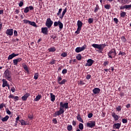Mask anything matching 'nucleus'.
<instances>
[{
    "label": "nucleus",
    "mask_w": 131,
    "mask_h": 131,
    "mask_svg": "<svg viewBox=\"0 0 131 131\" xmlns=\"http://www.w3.org/2000/svg\"><path fill=\"white\" fill-rule=\"evenodd\" d=\"M69 103H64L63 102H60V108L59 110L55 112L54 114V117H57L58 116L61 115V114H63L64 113V109H68L69 108Z\"/></svg>",
    "instance_id": "nucleus-1"
},
{
    "label": "nucleus",
    "mask_w": 131,
    "mask_h": 131,
    "mask_svg": "<svg viewBox=\"0 0 131 131\" xmlns=\"http://www.w3.org/2000/svg\"><path fill=\"white\" fill-rule=\"evenodd\" d=\"M108 45L104 43V44H93L92 45V46L95 48V49H97L99 50H103L105 47L107 46Z\"/></svg>",
    "instance_id": "nucleus-2"
},
{
    "label": "nucleus",
    "mask_w": 131,
    "mask_h": 131,
    "mask_svg": "<svg viewBox=\"0 0 131 131\" xmlns=\"http://www.w3.org/2000/svg\"><path fill=\"white\" fill-rule=\"evenodd\" d=\"M4 78H5L7 80L9 81H11L12 80L11 75V73L9 70H6L4 72Z\"/></svg>",
    "instance_id": "nucleus-3"
},
{
    "label": "nucleus",
    "mask_w": 131,
    "mask_h": 131,
    "mask_svg": "<svg viewBox=\"0 0 131 131\" xmlns=\"http://www.w3.org/2000/svg\"><path fill=\"white\" fill-rule=\"evenodd\" d=\"M107 55L108 58H115L117 56V53L115 49H112V50L110 51L109 52L107 53Z\"/></svg>",
    "instance_id": "nucleus-4"
},
{
    "label": "nucleus",
    "mask_w": 131,
    "mask_h": 131,
    "mask_svg": "<svg viewBox=\"0 0 131 131\" xmlns=\"http://www.w3.org/2000/svg\"><path fill=\"white\" fill-rule=\"evenodd\" d=\"M96 121H90L86 123V126L87 127H90V128H93V127H95V126H96Z\"/></svg>",
    "instance_id": "nucleus-5"
},
{
    "label": "nucleus",
    "mask_w": 131,
    "mask_h": 131,
    "mask_svg": "<svg viewBox=\"0 0 131 131\" xmlns=\"http://www.w3.org/2000/svg\"><path fill=\"white\" fill-rule=\"evenodd\" d=\"M53 24V21L51 20V18H48L47 19L46 22V26L48 28H50Z\"/></svg>",
    "instance_id": "nucleus-6"
},
{
    "label": "nucleus",
    "mask_w": 131,
    "mask_h": 131,
    "mask_svg": "<svg viewBox=\"0 0 131 131\" xmlns=\"http://www.w3.org/2000/svg\"><path fill=\"white\" fill-rule=\"evenodd\" d=\"M58 26H59V28L60 30L62 29L63 28V24L60 21H55L54 23V27H56Z\"/></svg>",
    "instance_id": "nucleus-7"
},
{
    "label": "nucleus",
    "mask_w": 131,
    "mask_h": 131,
    "mask_svg": "<svg viewBox=\"0 0 131 131\" xmlns=\"http://www.w3.org/2000/svg\"><path fill=\"white\" fill-rule=\"evenodd\" d=\"M87 48V46L84 45L82 47H77L75 49V52L76 53H80L81 51H83L84 50H85Z\"/></svg>",
    "instance_id": "nucleus-8"
},
{
    "label": "nucleus",
    "mask_w": 131,
    "mask_h": 131,
    "mask_svg": "<svg viewBox=\"0 0 131 131\" xmlns=\"http://www.w3.org/2000/svg\"><path fill=\"white\" fill-rule=\"evenodd\" d=\"M94 61H95L92 60V59H89L87 60V63H85V67H87V66L91 67L93 64Z\"/></svg>",
    "instance_id": "nucleus-9"
},
{
    "label": "nucleus",
    "mask_w": 131,
    "mask_h": 131,
    "mask_svg": "<svg viewBox=\"0 0 131 131\" xmlns=\"http://www.w3.org/2000/svg\"><path fill=\"white\" fill-rule=\"evenodd\" d=\"M14 30L13 29H9L6 31V34L7 35L12 36L13 35Z\"/></svg>",
    "instance_id": "nucleus-10"
},
{
    "label": "nucleus",
    "mask_w": 131,
    "mask_h": 131,
    "mask_svg": "<svg viewBox=\"0 0 131 131\" xmlns=\"http://www.w3.org/2000/svg\"><path fill=\"white\" fill-rule=\"evenodd\" d=\"M112 116L114 118L115 121H118L119 119V116L117 115L115 113H112Z\"/></svg>",
    "instance_id": "nucleus-11"
},
{
    "label": "nucleus",
    "mask_w": 131,
    "mask_h": 131,
    "mask_svg": "<svg viewBox=\"0 0 131 131\" xmlns=\"http://www.w3.org/2000/svg\"><path fill=\"white\" fill-rule=\"evenodd\" d=\"M41 33H43L45 35H48V29L47 27L45 28H41Z\"/></svg>",
    "instance_id": "nucleus-12"
},
{
    "label": "nucleus",
    "mask_w": 131,
    "mask_h": 131,
    "mask_svg": "<svg viewBox=\"0 0 131 131\" xmlns=\"http://www.w3.org/2000/svg\"><path fill=\"white\" fill-rule=\"evenodd\" d=\"M120 126H121V123H115L113 125V128L115 129H119V128H120Z\"/></svg>",
    "instance_id": "nucleus-13"
},
{
    "label": "nucleus",
    "mask_w": 131,
    "mask_h": 131,
    "mask_svg": "<svg viewBox=\"0 0 131 131\" xmlns=\"http://www.w3.org/2000/svg\"><path fill=\"white\" fill-rule=\"evenodd\" d=\"M101 92V89L98 88H96L93 90L94 94H98Z\"/></svg>",
    "instance_id": "nucleus-14"
},
{
    "label": "nucleus",
    "mask_w": 131,
    "mask_h": 131,
    "mask_svg": "<svg viewBox=\"0 0 131 131\" xmlns=\"http://www.w3.org/2000/svg\"><path fill=\"white\" fill-rule=\"evenodd\" d=\"M30 96V93H26L25 95L21 97V99L23 101H26L27 100L28 98Z\"/></svg>",
    "instance_id": "nucleus-15"
},
{
    "label": "nucleus",
    "mask_w": 131,
    "mask_h": 131,
    "mask_svg": "<svg viewBox=\"0 0 131 131\" xmlns=\"http://www.w3.org/2000/svg\"><path fill=\"white\" fill-rule=\"evenodd\" d=\"M77 28H78V29H82V27L83 26V23L82 21H81L80 20H78L77 21Z\"/></svg>",
    "instance_id": "nucleus-16"
},
{
    "label": "nucleus",
    "mask_w": 131,
    "mask_h": 131,
    "mask_svg": "<svg viewBox=\"0 0 131 131\" xmlns=\"http://www.w3.org/2000/svg\"><path fill=\"white\" fill-rule=\"evenodd\" d=\"M67 8H66L64 9V10L62 11L61 16H59V18H60L61 19H62L64 17V16L65 15L66 13H67Z\"/></svg>",
    "instance_id": "nucleus-17"
},
{
    "label": "nucleus",
    "mask_w": 131,
    "mask_h": 131,
    "mask_svg": "<svg viewBox=\"0 0 131 131\" xmlns=\"http://www.w3.org/2000/svg\"><path fill=\"white\" fill-rule=\"evenodd\" d=\"M2 82H3V84H2L3 88H5L6 86H8V81L6 79H3L2 80Z\"/></svg>",
    "instance_id": "nucleus-18"
},
{
    "label": "nucleus",
    "mask_w": 131,
    "mask_h": 131,
    "mask_svg": "<svg viewBox=\"0 0 131 131\" xmlns=\"http://www.w3.org/2000/svg\"><path fill=\"white\" fill-rule=\"evenodd\" d=\"M77 119L79 122H82V123H84V121L81 117V115L80 114H78L77 116Z\"/></svg>",
    "instance_id": "nucleus-19"
},
{
    "label": "nucleus",
    "mask_w": 131,
    "mask_h": 131,
    "mask_svg": "<svg viewBox=\"0 0 131 131\" xmlns=\"http://www.w3.org/2000/svg\"><path fill=\"white\" fill-rule=\"evenodd\" d=\"M50 97H51V101L52 102H54L55 100V95H53V93H50Z\"/></svg>",
    "instance_id": "nucleus-20"
},
{
    "label": "nucleus",
    "mask_w": 131,
    "mask_h": 131,
    "mask_svg": "<svg viewBox=\"0 0 131 131\" xmlns=\"http://www.w3.org/2000/svg\"><path fill=\"white\" fill-rule=\"evenodd\" d=\"M23 67L24 69L27 72V73L29 74L30 73V71L28 69V67L27 65L24 64L23 66Z\"/></svg>",
    "instance_id": "nucleus-21"
},
{
    "label": "nucleus",
    "mask_w": 131,
    "mask_h": 131,
    "mask_svg": "<svg viewBox=\"0 0 131 131\" xmlns=\"http://www.w3.org/2000/svg\"><path fill=\"white\" fill-rule=\"evenodd\" d=\"M9 116H8V115H6L5 117H3L2 118V121H3V122H5L6 121H8V120L9 119Z\"/></svg>",
    "instance_id": "nucleus-22"
},
{
    "label": "nucleus",
    "mask_w": 131,
    "mask_h": 131,
    "mask_svg": "<svg viewBox=\"0 0 131 131\" xmlns=\"http://www.w3.org/2000/svg\"><path fill=\"white\" fill-rule=\"evenodd\" d=\"M78 127H79V128L80 130H83V129H84L83 124H82L81 123H79V125H78Z\"/></svg>",
    "instance_id": "nucleus-23"
},
{
    "label": "nucleus",
    "mask_w": 131,
    "mask_h": 131,
    "mask_svg": "<svg viewBox=\"0 0 131 131\" xmlns=\"http://www.w3.org/2000/svg\"><path fill=\"white\" fill-rule=\"evenodd\" d=\"M41 97H42L41 95H38L36 97V98L34 99V101H39V100L41 99Z\"/></svg>",
    "instance_id": "nucleus-24"
},
{
    "label": "nucleus",
    "mask_w": 131,
    "mask_h": 131,
    "mask_svg": "<svg viewBox=\"0 0 131 131\" xmlns=\"http://www.w3.org/2000/svg\"><path fill=\"white\" fill-rule=\"evenodd\" d=\"M126 16V13L125 12H121L120 13V17L122 18H124Z\"/></svg>",
    "instance_id": "nucleus-25"
},
{
    "label": "nucleus",
    "mask_w": 131,
    "mask_h": 131,
    "mask_svg": "<svg viewBox=\"0 0 131 131\" xmlns=\"http://www.w3.org/2000/svg\"><path fill=\"white\" fill-rule=\"evenodd\" d=\"M19 122H20L21 125H27V124L24 120H19Z\"/></svg>",
    "instance_id": "nucleus-26"
},
{
    "label": "nucleus",
    "mask_w": 131,
    "mask_h": 131,
    "mask_svg": "<svg viewBox=\"0 0 131 131\" xmlns=\"http://www.w3.org/2000/svg\"><path fill=\"white\" fill-rule=\"evenodd\" d=\"M48 51L49 52H54L56 51V49L55 48H51L48 49Z\"/></svg>",
    "instance_id": "nucleus-27"
},
{
    "label": "nucleus",
    "mask_w": 131,
    "mask_h": 131,
    "mask_svg": "<svg viewBox=\"0 0 131 131\" xmlns=\"http://www.w3.org/2000/svg\"><path fill=\"white\" fill-rule=\"evenodd\" d=\"M76 59L78 60H81L82 59V55L80 54H79L78 55L76 56Z\"/></svg>",
    "instance_id": "nucleus-28"
},
{
    "label": "nucleus",
    "mask_w": 131,
    "mask_h": 131,
    "mask_svg": "<svg viewBox=\"0 0 131 131\" xmlns=\"http://www.w3.org/2000/svg\"><path fill=\"white\" fill-rule=\"evenodd\" d=\"M14 57V54L13 53H12V54L9 55V56L8 57V60H9L10 59H12Z\"/></svg>",
    "instance_id": "nucleus-29"
},
{
    "label": "nucleus",
    "mask_w": 131,
    "mask_h": 131,
    "mask_svg": "<svg viewBox=\"0 0 131 131\" xmlns=\"http://www.w3.org/2000/svg\"><path fill=\"white\" fill-rule=\"evenodd\" d=\"M99 10H100L99 6H98V5H96V7L95 8V9H94V12L97 13Z\"/></svg>",
    "instance_id": "nucleus-30"
},
{
    "label": "nucleus",
    "mask_w": 131,
    "mask_h": 131,
    "mask_svg": "<svg viewBox=\"0 0 131 131\" xmlns=\"http://www.w3.org/2000/svg\"><path fill=\"white\" fill-rule=\"evenodd\" d=\"M29 25H30L33 27H36V26H37L36 23L34 21H30Z\"/></svg>",
    "instance_id": "nucleus-31"
},
{
    "label": "nucleus",
    "mask_w": 131,
    "mask_h": 131,
    "mask_svg": "<svg viewBox=\"0 0 131 131\" xmlns=\"http://www.w3.org/2000/svg\"><path fill=\"white\" fill-rule=\"evenodd\" d=\"M29 12V8L28 7H27L26 8H25L24 12L25 13H27Z\"/></svg>",
    "instance_id": "nucleus-32"
},
{
    "label": "nucleus",
    "mask_w": 131,
    "mask_h": 131,
    "mask_svg": "<svg viewBox=\"0 0 131 131\" xmlns=\"http://www.w3.org/2000/svg\"><path fill=\"white\" fill-rule=\"evenodd\" d=\"M67 82V80L66 79H63L61 82H59V84H65V83Z\"/></svg>",
    "instance_id": "nucleus-33"
},
{
    "label": "nucleus",
    "mask_w": 131,
    "mask_h": 131,
    "mask_svg": "<svg viewBox=\"0 0 131 131\" xmlns=\"http://www.w3.org/2000/svg\"><path fill=\"white\" fill-rule=\"evenodd\" d=\"M73 128V126H72V125H68V127H67V129H68V130H69V131L72 130Z\"/></svg>",
    "instance_id": "nucleus-34"
},
{
    "label": "nucleus",
    "mask_w": 131,
    "mask_h": 131,
    "mask_svg": "<svg viewBox=\"0 0 131 131\" xmlns=\"http://www.w3.org/2000/svg\"><path fill=\"white\" fill-rule=\"evenodd\" d=\"M38 77H39L38 73H35L34 76V79L35 80H37L38 79Z\"/></svg>",
    "instance_id": "nucleus-35"
},
{
    "label": "nucleus",
    "mask_w": 131,
    "mask_h": 131,
    "mask_svg": "<svg viewBox=\"0 0 131 131\" xmlns=\"http://www.w3.org/2000/svg\"><path fill=\"white\" fill-rule=\"evenodd\" d=\"M121 39L123 42H126V39H125V36H122L121 38Z\"/></svg>",
    "instance_id": "nucleus-36"
},
{
    "label": "nucleus",
    "mask_w": 131,
    "mask_h": 131,
    "mask_svg": "<svg viewBox=\"0 0 131 131\" xmlns=\"http://www.w3.org/2000/svg\"><path fill=\"white\" fill-rule=\"evenodd\" d=\"M93 21H94L93 18H90L88 19V23L90 24H92Z\"/></svg>",
    "instance_id": "nucleus-37"
},
{
    "label": "nucleus",
    "mask_w": 131,
    "mask_h": 131,
    "mask_svg": "<svg viewBox=\"0 0 131 131\" xmlns=\"http://www.w3.org/2000/svg\"><path fill=\"white\" fill-rule=\"evenodd\" d=\"M104 8H105L107 10H110L111 8V5H106L104 6Z\"/></svg>",
    "instance_id": "nucleus-38"
},
{
    "label": "nucleus",
    "mask_w": 131,
    "mask_h": 131,
    "mask_svg": "<svg viewBox=\"0 0 131 131\" xmlns=\"http://www.w3.org/2000/svg\"><path fill=\"white\" fill-rule=\"evenodd\" d=\"M68 73V70L66 69H63L62 71V74L65 75L66 73Z\"/></svg>",
    "instance_id": "nucleus-39"
},
{
    "label": "nucleus",
    "mask_w": 131,
    "mask_h": 131,
    "mask_svg": "<svg viewBox=\"0 0 131 131\" xmlns=\"http://www.w3.org/2000/svg\"><path fill=\"white\" fill-rule=\"evenodd\" d=\"M62 79V78L61 76H58L57 77V82L58 83H59L60 81Z\"/></svg>",
    "instance_id": "nucleus-40"
},
{
    "label": "nucleus",
    "mask_w": 131,
    "mask_h": 131,
    "mask_svg": "<svg viewBox=\"0 0 131 131\" xmlns=\"http://www.w3.org/2000/svg\"><path fill=\"white\" fill-rule=\"evenodd\" d=\"M13 63L14 66H17L18 64L17 60L16 59H14L13 60Z\"/></svg>",
    "instance_id": "nucleus-41"
},
{
    "label": "nucleus",
    "mask_w": 131,
    "mask_h": 131,
    "mask_svg": "<svg viewBox=\"0 0 131 131\" xmlns=\"http://www.w3.org/2000/svg\"><path fill=\"white\" fill-rule=\"evenodd\" d=\"M81 29H78V28H77V31H75V33L77 34H79L80 33V31H81Z\"/></svg>",
    "instance_id": "nucleus-42"
},
{
    "label": "nucleus",
    "mask_w": 131,
    "mask_h": 131,
    "mask_svg": "<svg viewBox=\"0 0 131 131\" xmlns=\"http://www.w3.org/2000/svg\"><path fill=\"white\" fill-rule=\"evenodd\" d=\"M91 77H92V76L91 75L88 74L86 76L85 78L86 79L89 80L91 78Z\"/></svg>",
    "instance_id": "nucleus-43"
},
{
    "label": "nucleus",
    "mask_w": 131,
    "mask_h": 131,
    "mask_svg": "<svg viewBox=\"0 0 131 131\" xmlns=\"http://www.w3.org/2000/svg\"><path fill=\"white\" fill-rule=\"evenodd\" d=\"M62 11V9H61V8L59 9L58 10V12L57 13V15L58 16H59L60 14L61 13Z\"/></svg>",
    "instance_id": "nucleus-44"
},
{
    "label": "nucleus",
    "mask_w": 131,
    "mask_h": 131,
    "mask_svg": "<svg viewBox=\"0 0 131 131\" xmlns=\"http://www.w3.org/2000/svg\"><path fill=\"white\" fill-rule=\"evenodd\" d=\"M61 56L63 57H66L68 56V54L67 53H62L61 54Z\"/></svg>",
    "instance_id": "nucleus-45"
},
{
    "label": "nucleus",
    "mask_w": 131,
    "mask_h": 131,
    "mask_svg": "<svg viewBox=\"0 0 131 131\" xmlns=\"http://www.w3.org/2000/svg\"><path fill=\"white\" fill-rule=\"evenodd\" d=\"M6 111L8 115H10L11 114V111L8 108H6Z\"/></svg>",
    "instance_id": "nucleus-46"
},
{
    "label": "nucleus",
    "mask_w": 131,
    "mask_h": 131,
    "mask_svg": "<svg viewBox=\"0 0 131 131\" xmlns=\"http://www.w3.org/2000/svg\"><path fill=\"white\" fill-rule=\"evenodd\" d=\"M116 110L118 111H121V106H118L116 108Z\"/></svg>",
    "instance_id": "nucleus-47"
},
{
    "label": "nucleus",
    "mask_w": 131,
    "mask_h": 131,
    "mask_svg": "<svg viewBox=\"0 0 131 131\" xmlns=\"http://www.w3.org/2000/svg\"><path fill=\"white\" fill-rule=\"evenodd\" d=\"M122 121L123 123H127V119H122Z\"/></svg>",
    "instance_id": "nucleus-48"
},
{
    "label": "nucleus",
    "mask_w": 131,
    "mask_h": 131,
    "mask_svg": "<svg viewBox=\"0 0 131 131\" xmlns=\"http://www.w3.org/2000/svg\"><path fill=\"white\" fill-rule=\"evenodd\" d=\"M23 22H24V24H29L30 21L28 20H24Z\"/></svg>",
    "instance_id": "nucleus-49"
},
{
    "label": "nucleus",
    "mask_w": 131,
    "mask_h": 131,
    "mask_svg": "<svg viewBox=\"0 0 131 131\" xmlns=\"http://www.w3.org/2000/svg\"><path fill=\"white\" fill-rule=\"evenodd\" d=\"M93 116V113H90L88 114V117L89 118H92Z\"/></svg>",
    "instance_id": "nucleus-50"
},
{
    "label": "nucleus",
    "mask_w": 131,
    "mask_h": 131,
    "mask_svg": "<svg viewBox=\"0 0 131 131\" xmlns=\"http://www.w3.org/2000/svg\"><path fill=\"white\" fill-rule=\"evenodd\" d=\"M13 34L14 36H18V33L17 31L16 30L14 31Z\"/></svg>",
    "instance_id": "nucleus-51"
},
{
    "label": "nucleus",
    "mask_w": 131,
    "mask_h": 131,
    "mask_svg": "<svg viewBox=\"0 0 131 131\" xmlns=\"http://www.w3.org/2000/svg\"><path fill=\"white\" fill-rule=\"evenodd\" d=\"M55 63H56V60H53L51 61L50 62V64H54Z\"/></svg>",
    "instance_id": "nucleus-52"
},
{
    "label": "nucleus",
    "mask_w": 131,
    "mask_h": 131,
    "mask_svg": "<svg viewBox=\"0 0 131 131\" xmlns=\"http://www.w3.org/2000/svg\"><path fill=\"white\" fill-rule=\"evenodd\" d=\"M18 5H19V7H23V5H24V3H23V2H22V1L20 2L19 3V4H18Z\"/></svg>",
    "instance_id": "nucleus-53"
},
{
    "label": "nucleus",
    "mask_w": 131,
    "mask_h": 131,
    "mask_svg": "<svg viewBox=\"0 0 131 131\" xmlns=\"http://www.w3.org/2000/svg\"><path fill=\"white\" fill-rule=\"evenodd\" d=\"M109 63H110L109 61H105L103 63V66L105 67L107 65H108Z\"/></svg>",
    "instance_id": "nucleus-54"
},
{
    "label": "nucleus",
    "mask_w": 131,
    "mask_h": 131,
    "mask_svg": "<svg viewBox=\"0 0 131 131\" xmlns=\"http://www.w3.org/2000/svg\"><path fill=\"white\" fill-rule=\"evenodd\" d=\"M28 118H29V119H33V115H32V114H29V115H28Z\"/></svg>",
    "instance_id": "nucleus-55"
},
{
    "label": "nucleus",
    "mask_w": 131,
    "mask_h": 131,
    "mask_svg": "<svg viewBox=\"0 0 131 131\" xmlns=\"http://www.w3.org/2000/svg\"><path fill=\"white\" fill-rule=\"evenodd\" d=\"M126 6V9H128L129 10L130 8H131V5H125Z\"/></svg>",
    "instance_id": "nucleus-56"
},
{
    "label": "nucleus",
    "mask_w": 131,
    "mask_h": 131,
    "mask_svg": "<svg viewBox=\"0 0 131 131\" xmlns=\"http://www.w3.org/2000/svg\"><path fill=\"white\" fill-rule=\"evenodd\" d=\"M114 21L116 24H118V19L117 18H114Z\"/></svg>",
    "instance_id": "nucleus-57"
},
{
    "label": "nucleus",
    "mask_w": 131,
    "mask_h": 131,
    "mask_svg": "<svg viewBox=\"0 0 131 131\" xmlns=\"http://www.w3.org/2000/svg\"><path fill=\"white\" fill-rule=\"evenodd\" d=\"M5 106V105L4 104V103H1L0 104V109L3 108L4 106Z\"/></svg>",
    "instance_id": "nucleus-58"
},
{
    "label": "nucleus",
    "mask_w": 131,
    "mask_h": 131,
    "mask_svg": "<svg viewBox=\"0 0 131 131\" xmlns=\"http://www.w3.org/2000/svg\"><path fill=\"white\" fill-rule=\"evenodd\" d=\"M124 9H126V6L125 5L123 6H121V7H120V10H123Z\"/></svg>",
    "instance_id": "nucleus-59"
},
{
    "label": "nucleus",
    "mask_w": 131,
    "mask_h": 131,
    "mask_svg": "<svg viewBox=\"0 0 131 131\" xmlns=\"http://www.w3.org/2000/svg\"><path fill=\"white\" fill-rule=\"evenodd\" d=\"M79 84L80 85H84L85 84V83L82 80H80Z\"/></svg>",
    "instance_id": "nucleus-60"
},
{
    "label": "nucleus",
    "mask_w": 131,
    "mask_h": 131,
    "mask_svg": "<svg viewBox=\"0 0 131 131\" xmlns=\"http://www.w3.org/2000/svg\"><path fill=\"white\" fill-rule=\"evenodd\" d=\"M14 99L15 100V101H17L19 100V97L18 96H14Z\"/></svg>",
    "instance_id": "nucleus-61"
},
{
    "label": "nucleus",
    "mask_w": 131,
    "mask_h": 131,
    "mask_svg": "<svg viewBox=\"0 0 131 131\" xmlns=\"http://www.w3.org/2000/svg\"><path fill=\"white\" fill-rule=\"evenodd\" d=\"M11 91L13 92L14 93L15 92V89L14 87H12L11 89Z\"/></svg>",
    "instance_id": "nucleus-62"
},
{
    "label": "nucleus",
    "mask_w": 131,
    "mask_h": 131,
    "mask_svg": "<svg viewBox=\"0 0 131 131\" xmlns=\"http://www.w3.org/2000/svg\"><path fill=\"white\" fill-rule=\"evenodd\" d=\"M28 8H29V9H30V10H34V7L32 6H30L28 7Z\"/></svg>",
    "instance_id": "nucleus-63"
},
{
    "label": "nucleus",
    "mask_w": 131,
    "mask_h": 131,
    "mask_svg": "<svg viewBox=\"0 0 131 131\" xmlns=\"http://www.w3.org/2000/svg\"><path fill=\"white\" fill-rule=\"evenodd\" d=\"M119 55L123 56V55H124V53L121 52V51H120V52H119Z\"/></svg>",
    "instance_id": "nucleus-64"
}]
</instances>
